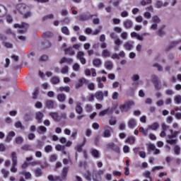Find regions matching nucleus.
<instances>
[{"label": "nucleus", "instance_id": "obj_1", "mask_svg": "<svg viewBox=\"0 0 181 181\" xmlns=\"http://www.w3.org/2000/svg\"><path fill=\"white\" fill-rule=\"evenodd\" d=\"M170 134H168L166 142L167 144H170V145H175L177 142L176 136L179 135L180 132L179 131H173V129H170Z\"/></svg>", "mask_w": 181, "mask_h": 181}, {"label": "nucleus", "instance_id": "obj_2", "mask_svg": "<svg viewBox=\"0 0 181 181\" xmlns=\"http://www.w3.org/2000/svg\"><path fill=\"white\" fill-rule=\"evenodd\" d=\"M134 105H135V103L134 101H127L119 106V110L122 112H127V111H129Z\"/></svg>", "mask_w": 181, "mask_h": 181}, {"label": "nucleus", "instance_id": "obj_3", "mask_svg": "<svg viewBox=\"0 0 181 181\" xmlns=\"http://www.w3.org/2000/svg\"><path fill=\"white\" fill-rule=\"evenodd\" d=\"M11 160H12V167L11 168V172L12 173H16L18 172V168H16V166L18 165V157L16 156V153L13 152L11 153Z\"/></svg>", "mask_w": 181, "mask_h": 181}, {"label": "nucleus", "instance_id": "obj_4", "mask_svg": "<svg viewBox=\"0 0 181 181\" xmlns=\"http://www.w3.org/2000/svg\"><path fill=\"white\" fill-rule=\"evenodd\" d=\"M152 24L150 27L152 30H156L158 29V23H160V18L157 15L153 16L151 18Z\"/></svg>", "mask_w": 181, "mask_h": 181}, {"label": "nucleus", "instance_id": "obj_5", "mask_svg": "<svg viewBox=\"0 0 181 181\" xmlns=\"http://www.w3.org/2000/svg\"><path fill=\"white\" fill-rule=\"evenodd\" d=\"M104 97H108V90L103 91H96L95 93V98L98 101H103L104 100Z\"/></svg>", "mask_w": 181, "mask_h": 181}, {"label": "nucleus", "instance_id": "obj_6", "mask_svg": "<svg viewBox=\"0 0 181 181\" xmlns=\"http://www.w3.org/2000/svg\"><path fill=\"white\" fill-rule=\"evenodd\" d=\"M13 28H19L20 30H18L19 33H25L26 32V29L29 28V24L26 23H23L21 25L19 24H14Z\"/></svg>", "mask_w": 181, "mask_h": 181}, {"label": "nucleus", "instance_id": "obj_7", "mask_svg": "<svg viewBox=\"0 0 181 181\" xmlns=\"http://www.w3.org/2000/svg\"><path fill=\"white\" fill-rule=\"evenodd\" d=\"M16 8L17 9V11H18L20 12V13H21V15L25 11H28L29 9V6H28L26 4H17L16 6Z\"/></svg>", "mask_w": 181, "mask_h": 181}, {"label": "nucleus", "instance_id": "obj_8", "mask_svg": "<svg viewBox=\"0 0 181 181\" xmlns=\"http://www.w3.org/2000/svg\"><path fill=\"white\" fill-rule=\"evenodd\" d=\"M93 16L90 13H83L78 16V20L81 21V22H85L86 21H89V19H91Z\"/></svg>", "mask_w": 181, "mask_h": 181}, {"label": "nucleus", "instance_id": "obj_9", "mask_svg": "<svg viewBox=\"0 0 181 181\" xmlns=\"http://www.w3.org/2000/svg\"><path fill=\"white\" fill-rule=\"evenodd\" d=\"M111 132H112V129L111 128V127L108 125L104 127V138H110V136H111Z\"/></svg>", "mask_w": 181, "mask_h": 181}, {"label": "nucleus", "instance_id": "obj_10", "mask_svg": "<svg viewBox=\"0 0 181 181\" xmlns=\"http://www.w3.org/2000/svg\"><path fill=\"white\" fill-rule=\"evenodd\" d=\"M88 83V80L86 78H82L78 81V82L75 84V88L78 90V88L83 87V84H87Z\"/></svg>", "mask_w": 181, "mask_h": 181}, {"label": "nucleus", "instance_id": "obj_11", "mask_svg": "<svg viewBox=\"0 0 181 181\" xmlns=\"http://www.w3.org/2000/svg\"><path fill=\"white\" fill-rule=\"evenodd\" d=\"M146 146H148L150 151H154V155H159L160 153V150L156 148V146H155V144L152 143H148V144H146Z\"/></svg>", "mask_w": 181, "mask_h": 181}, {"label": "nucleus", "instance_id": "obj_12", "mask_svg": "<svg viewBox=\"0 0 181 181\" xmlns=\"http://www.w3.org/2000/svg\"><path fill=\"white\" fill-rule=\"evenodd\" d=\"M180 43H181V40L173 41V42H170V44L168 45V46L166 48V50H170L172 49H174V47H176L177 45H180Z\"/></svg>", "mask_w": 181, "mask_h": 181}, {"label": "nucleus", "instance_id": "obj_13", "mask_svg": "<svg viewBox=\"0 0 181 181\" xmlns=\"http://www.w3.org/2000/svg\"><path fill=\"white\" fill-rule=\"evenodd\" d=\"M127 126L129 128H130V129H134V128L136 127V119H135L134 118L129 119L127 122Z\"/></svg>", "mask_w": 181, "mask_h": 181}, {"label": "nucleus", "instance_id": "obj_14", "mask_svg": "<svg viewBox=\"0 0 181 181\" xmlns=\"http://www.w3.org/2000/svg\"><path fill=\"white\" fill-rule=\"evenodd\" d=\"M139 78H141V76H139V75L138 74H134L131 79L133 81L132 83V86H139Z\"/></svg>", "mask_w": 181, "mask_h": 181}, {"label": "nucleus", "instance_id": "obj_15", "mask_svg": "<svg viewBox=\"0 0 181 181\" xmlns=\"http://www.w3.org/2000/svg\"><path fill=\"white\" fill-rule=\"evenodd\" d=\"M49 115L56 122H59V121H60V116H59V113H57L56 112H51L49 113Z\"/></svg>", "mask_w": 181, "mask_h": 181}, {"label": "nucleus", "instance_id": "obj_16", "mask_svg": "<svg viewBox=\"0 0 181 181\" xmlns=\"http://www.w3.org/2000/svg\"><path fill=\"white\" fill-rule=\"evenodd\" d=\"M45 115L42 112H37L35 113V119L38 121L39 124H42Z\"/></svg>", "mask_w": 181, "mask_h": 181}, {"label": "nucleus", "instance_id": "obj_17", "mask_svg": "<svg viewBox=\"0 0 181 181\" xmlns=\"http://www.w3.org/2000/svg\"><path fill=\"white\" fill-rule=\"evenodd\" d=\"M112 108L108 107L107 109L100 111L99 112V116L104 117L105 115H107V114H112Z\"/></svg>", "mask_w": 181, "mask_h": 181}, {"label": "nucleus", "instance_id": "obj_18", "mask_svg": "<svg viewBox=\"0 0 181 181\" xmlns=\"http://www.w3.org/2000/svg\"><path fill=\"white\" fill-rule=\"evenodd\" d=\"M156 90H160V86H159V78L157 76H153L152 80Z\"/></svg>", "mask_w": 181, "mask_h": 181}, {"label": "nucleus", "instance_id": "obj_19", "mask_svg": "<svg viewBox=\"0 0 181 181\" xmlns=\"http://www.w3.org/2000/svg\"><path fill=\"white\" fill-rule=\"evenodd\" d=\"M105 69L107 70H112L114 67V64L111 61H105L104 63Z\"/></svg>", "mask_w": 181, "mask_h": 181}, {"label": "nucleus", "instance_id": "obj_20", "mask_svg": "<svg viewBox=\"0 0 181 181\" xmlns=\"http://www.w3.org/2000/svg\"><path fill=\"white\" fill-rule=\"evenodd\" d=\"M105 172V170H99L98 172H96L95 175L98 177V178L93 177L94 181H100L101 179V175H104V173Z\"/></svg>", "mask_w": 181, "mask_h": 181}, {"label": "nucleus", "instance_id": "obj_21", "mask_svg": "<svg viewBox=\"0 0 181 181\" xmlns=\"http://www.w3.org/2000/svg\"><path fill=\"white\" fill-rule=\"evenodd\" d=\"M90 153L93 158H95L96 159H98L100 158V151L95 148H92L90 150Z\"/></svg>", "mask_w": 181, "mask_h": 181}, {"label": "nucleus", "instance_id": "obj_22", "mask_svg": "<svg viewBox=\"0 0 181 181\" xmlns=\"http://www.w3.org/2000/svg\"><path fill=\"white\" fill-rule=\"evenodd\" d=\"M123 25L126 29H131L133 26V23L131 20H126L124 21Z\"/></svg>", "mask_w": 181, "mask_h": 181}, {"label": "nucleus", "instance_id": "obj_23", "mask_svg": "<svg viewBox=\"0 0 181 181\" xmlns=\"http://www.w3.org/2000/svg\"><path fill=\"white\" fill-rule=\"evenodd\" d=\"M75 110H76V112H77V114H79V115H81V114L83 113V107H81V103H76Z\"/></svg>", "mask_w": 181, "mask_h": 181}, {"label": "nucleus", "instance_id": "obj_24", "mask_svg": "<svg viewBox=\"0 0 181 181\" xmlns=\"http://www.w3.org/2000/svg\"><path fill=\"white\" fill-rule=\"evenodd\" d=\"M125 50H132V49L134 48V44H132L131 42H125L124 45H123Z\"/></svg>", "mask_w": 181, "mask_h": 181}, {"label": "nucleus", "instance_id": "obj_25", "mask_svg": "<svg viewBox=\"0 0 181 181\" xmlns=\"http://www.w3.org/2000/svg\"><path fill=\"white\" fill-rule=\"evenodd\" d=\"M158 128H159V123H158V122H155V123L148 126V131H149V129H151V131H156V129H158Z\"/></svg>", "mask_w": 181, "mask_h": 181}, {"label": "nucleus", "instance_id": "obj_26", "mask_svg": "<svg viewBox=\"0 0 181 181\" xmlns=\"http://www.w3.org/2000/svg\"><path fill=\"white\" fill-rule=\"evenodd\" d=\"M68 173H69V167H65L62 169V180H66V177L67 176Z\"/></svg>", "mask_w": 181, "mask_h": 181}, {"label": "nucleus", "instance_id": "obj_27", "mask_svg": "<svg viewBox=\"0 0 181 181\" xmlns=\"http://www.w3.org/2000/svg\"><path fill=\"white\" fill-rule=\"evenodd\" d=\"M65 54H69V56H74L75 52L73 49V47H69L67 49H65Z\"/></svg>", "mask_w": 181, "mask_h": 181}, {"label": "nucleus", "instance_id": "obj_28", "mask_svg": "<svg viewBox=\"0 0 181 181\" xmlns=\"http://www.w3.org/2000/svg\"><path fill=\"white\" fill-rule=\"evenodd\" d=\"M47 179L49 181H58L60 180L62 181V178H60V177L59 176H53V175H49L47 176Z\"/></svg>", "mask_w": 181, "mask_h": 181}, {"label": "nucleus", "instance_id": "obj_29", "mask_svg": "<svg viewBox=\"0 0 181 181\" xmlns=\"http://www.w3.org/2000/svg\"><path fill=\"white\" fill-rule=\"evenodd\" d=\"M21 15H23V18H24L25 19H28V18H31V16H32V11H30V10H29V8H28V10L25 11Z\"/></svg>", "mask_w": 181, "mask_h": 181}, {"label": "nucleus", "instance_id": "obj_30", "mask_svg": "<svg viewBox=\"0 0 181 181\" xmlns=\"http://www.w3.org/2000/svg\"><path fill=\"white\" fill-rule=\"evenodd\" d=\"M57 91L63 92L65 91V93H70V87L69 86H61L57 89Z\"/></svg>", "mask_w": 181, "mask_h": 181}, {"label": "nucleus", "instance_id": "obj_31", "mask_svg": "<svg viewBox=\"0 0 181 181\" xmlns=\"http://www.w3.org/2000/svg\"><path fill=\"white\" fill-rule=\"evenodd\" d=\"M131 37H136V39L138 40H141V42H143V40H144V37L139 35L138 33H136L135 32L131 33Z\"/></svg>", "mask_w": 181, "mask_h": 181}, {"label": "nucleus", "instance_id": "obj_32", "mask_svg": "<svg viewBox=\"0 0 181 181\" xmlns=\"http://www.w3.org/2000/svg\"><path fill=\"white\" fill-rule=\"evenodd\" d=\"M180 146H179L178 145H175L174 146V148H173V151L175 155H176L177 156H179V155H180Z\"/></svg>", "mask_w": 181, "mask_h": 181}, {"label": "nucleus", "instance_id": "obj_33", "mask_svg": "<svg viewBox=\"0 0 181 181\" xmlns=\"http://www.w3.org/2000/svg\"><path fill=\"white\" fill-rule=\"evenodd\" d=\"M57 98L59 103H64V101H66V95L63 93L59 94Z\"/></svg>", "mask_w": 181, "mask_h": 181}, {"label": "nucleus", "instance_id": "obj_34", "mask_svg": "<svg viewBox=\"0 0 181 181\" xmlns=\"http://www.w3.org/2000/svg\"><path fill=\"white\" fill-rule=\"evenodd\" d=\"M102 62L100 59H94L93 60V64L95 67H100L101 66Z\"/></svg>", "mask_w": 181, "mask_h": 181}, {"label": "nucleus", "instance_id": "obj_35", "mask_svg": "<svg viewBox=\"0 0 181 181\" xmlns=\"http://www.w3.org/2000/svg\"><path fill=\"white\" fill-rule=\"evenodd\" d=\"M14 127L19 129H25V126L20 121H17L14 123Z\"/></svg>", "mask_w": 181, "mask_h": 181}, {"label": "nucleus", "instance_id": "obj_36", "mask_svg": "<svg viewBox=\"0 0 181 181\" xmlns=\"http://www.w3.org/2000/svg\"><path fill=\"white\" fill-rule=\"evenodd\" d=\"M37 132L38 134H46V132H47V128L45 126H40Z\"/></svg>", "mask_w": 181, "mask_h": 181}, {"label": "nucleus", "instance_id": "obj_37", "mask_svg": "<svg viewBox=\"0 0 181 181\" xmlns=\"http://www.w3.org/2000/svg\"><path fill=\"white\" fill-rule=\"evenodd\" d=\"M61 30L62 33L66 36H69V35H70V31L69 30V28H67V26L62 27Z\"/></svg>", "mask_w": 181, "mask_h": 181}, {"label": "nucleus", "instance_id": "obj_38", "mask_svg": "<svg viewBox=\"0 0 181 181\" xmlns=\"http://www.w3.org/2000/svg\"><path fill=\"white\" fill-rule=\"evenodd\" d=\"M6 13V8L3 5H0V18H2Z\"/></svg>", "mask_w": 181, "mask_h": 181}, {"label": "nucleus", "instance_id": "obj_39", "mask_svg": "<svg viewBox=\"0 0 181 181\" xmlns=\"http://www.w3.org/2000/svg\"><path fill=\"white\" fill-rule=\"evenodd\" d=\"M126 142H127V144H129L130 145H133V144H135V137L134 136L128 137L126 140Z\"/></svg>", "mask_w": 181, "mask_h": 181}, {"label": "nucleus", "instance_id": "obj_40", "mask_svg": "<svg viewBox=\"0 0 181 181\" xmlns=\"http://www.w3.org/2000/svg\"><path fill=\"white\" fill-rule=\"evenodd\" d=\"M45 104L47 108H54V102L53 100H47Z\"/></svg>", "mask_w": 181, "mask_h": 181}, {"label": "nucleus", "instance_id": "obj_41", "mask_svg": "<svg viewBox=\"0 0 181 181\" xmlns=\"http://www.w3.org/2000/svg\"><path fill=\"white\" fill-rule=\"evenodd\" d=\"M111 54V53L110 52V51H108V49H103L102 51V57H110V55Z\"/></svg>", "mask_w": 181, "mask_h": 181}, {"label": "nucleus", "instance_id": "obj_42", "mask_svg": "<svg viewBox=\"0 0 181 181\" xmlns=\"http://www.w3.org/2000/svg\"><path fill=\"white\" fill-rule=\"evenodd\" d=\"M51 83L52 84H59V83H60V78L57 76H54L51 79Z\"/></svg>", "mask_w": 181, "mask_h": 181}, {"label": "nucleus", "instance_id": "obj_43", "mask_svg": "<svg viewBox=\"0 0 181 181\" xmlns=\"http://www.w3.org/2000/svg\"><path fill=\"white\" fill-rule=\"evenodd\" d=\"M139 131L143 134V135H148V132H149V129H144L143 127H139Z\"/></svg>", "mask_w": 181, "mask_h": 181}, {"label": "nucleus", "instance_id": "obj_44", "mask_svg": "<svg viewBox=\"0 0 181 181\" xmlns=\"http://www.w3.org/2000/svg\"><path fill=\"white\" fill-rule=\"evenodd\" d=\"M84 177L86 180L91 181V173H90V171H86L84 174Z\"/></svg>", "mask_w": 181, "mask_h": 181}, {"label": "nucleus", "instance_id": "obj_45", "mask_svg": "<svg viewBox=\"0 0 181 181\" xmlns=\"http://www.w3.org/2000/svg\"><path fill=\"white\" fill-rule=\"evenodd\" d=\"M144 177H146L148 180H152V176H151V172L146 171L143 173Z\"/></svg>", "mask_w": 181, "mask_h": 181}, {"label": "nucleus", "instance_id": "obj_46", "mask_svg": "<svg viewBox=\"0 0 181 181\" xmlns=\"http://www.w3.org/2000/svg\"><path fill=\"white\" fill-rule=\"evenodd\" d=\"M140 4L142 6H146V5L152 4V0H142Z\"/></svg>", "mask_w": 181, "mask_h": 181}, {"label": "nucleus", "instance_id": "obj_47", "mask_svg": "<svg viewBox=\"0 0 181 181\" xmlns=\"http://www.w3.org/2000/svg\"><path fill=\"white\" fill-rule=\"evenodd\" d=\"M16 144L18 145H21V144H23V137L22 136H17L15 139Z\"/></svg>", "mask_w": 181, "mask_h": 181}, {"label": "nucleus", "instance_id": "obj_48", "mask_svg": "<svg viewBox=\"0 0 181 181\" xmlns=\"http://www.w3.org/2000/svg\"><path fill=\"white\" fill-rule=\"evenodd\" d=\"M117 124V119L115 117H112L109 119V124L111 126H114Z\"/></svg>", "mask_w": 181, "mask_h": 181}, {"label": "nucleus", "instance_id": "obj_49", "mask_svg": "<svg viewBox=\"0 0 181 181\" xmlns=\"http://www.w3.org/2000/svg\"><path fill=\"white\" fill-rule=\"evenodd\" d=\"M35 175L36 177H40V176H42L43 175V173H42V170L37 168L35 170Z\"/></svg>", "mask_w": 181, "mask_h": 181}, {"label": "nucleus", "instance_id": "obj_50", "mask_svg": "<svg viewBox=\"0 0 181 181\" xmlns=\"http://www.w3.org/2000/svg\"><path fill=\"white\" fill-rule=\"evenodd\" d=\"M174 101L177 104H181V95H177L174 97Z\"/></svg>", "mask_w": 181, "mask_h": 181}, {"label": "nucleus", "instance_id": "obj_51", "mask_svg": "<svg viewBox=\"0 0 181 181\" xmlns=\"http://www.w3.org/2000/svg\"><path fill=\"white\" fill-rule=\"evenodd\" d=\"M96 81L98 82V88H103L104 87V83H101V78H97Z\"/></svg>", "mask_w": 181, "mask_h": 181}, {"label": "nucleus", "instance_id": "obj_52", "mask_svg": "<svg viewBox=\"0 0 181 181\" xmlns=\"http://www.w3.org/2000/svg\"><path fill=\"white\" fill-rule=\"evenodd\" d=\"M53 151V147L50 145H47L45 147V151L46 153H49V152H52Z\"/></svg>", "mask_w": 181, "mask_h": 181}, {"label": "nucleus", "instance_id": "obj_53", "mask_svg": "<svg viewBox=\"0 0 181 181\" xmlns=\"http://www.w3.org/2000/svg\"><path fill=\"white\" fill-rule=\"evenodd\" d=\"M153 67H156L158 71H163V67L158 63L154 64Z\"/></svg>", "mask_w": 181, "mask_h": 181}, {"label": "nucleus", "instance_id": "obj_54", "mask_svg": "<svg viewBox=\"0 0 181 181\" xmlns=\"http://www.w3.org/2000/svg\"><path fill=\"white\" fill-rule=\"evenodd\" d=\"M62 74H67L69 73V66H65L61 69Z\"/></svg>", "mask_w": 181, "mask_h": 181}, {"label": "nucleus", "instance_id": "obj_55", "mask_svg": "<svg viewBox=\"0 0 181 181\" xmlns=\"http://www.w3.org/2000/svg\"><path fill=\"white\" fill-rule=\"evenodd\" d=\"M119 97V93L118 92H114L112 94V100H118Z\"/></svg>", "mask_w": 181, "mask_h": 181}, {"label": "nucleus", "instance_id": "obj_56", "mask_svg": "<svg viewBox=\"0 0 181 181\" xmlns=\"http://www.w3.org/2000/svg\"><path fill=\"white\" fill-rule=\"evenodd\" d=\"M53 18H54L53 14L47 15L42 18V21H49V19H53Z\"/></svg>", "mask_w": 181, "mask_h": 181}, {"label": "nucleus", "instance_id": "obj_57", "mask_svg": "<svg viewBox=\"0 0 181 181\" xmlns=\"http://www.w3.org/2000/svg\"><path fill=\"white\" fill-rule=\"evenodd\" d=\"M52 47V43L50 42V41L49 40H45L44 42V47L45 49H49V47Z\"/></svg>", "mask_w": 181, "mask_h": 181}, {"label": "nucleus", "instance_id": "obj_58", "mask_svg": "<svg viewBox=\"0 0 181 181\" xmlns=\"http://www.w3.org/2000/svg\"><path fill=\"white\" fill-rule=\"evenodd\" d=\"M85 110L86 112H91L93 111V106L91 105H86Z\"/></svg>", "mask_w": 181, "mask_h": 181}, {"label": "nucleus", "instance_id": "obj_59", "mask_svg": "<svg viewBox=\"0 0 181 181\" xmlns=\"http://www.w3.org/2000/svg\"><path fill=\"white\" fill-rule=\"evenodd\" d=\"M114 42L116 46H121V45L122 44V41L118 37L114 40Z\"/></svg>", "mask_w": 181, "mask_h": 181}, {"label": "nucleus", "instance_id": "obj_60", "mask_svg": "<svg viewBox=\"0 0 181 181\" xmlns=\"http://www.w3.org/2000/svg\"><path fill=\"white\" fill-rule=\"evenodd\" d=\"M50 162H56L57 160V155L52 154L49 158Z\"/></svg>", "mask_w": 181, "mask_h": 181}, {"label": "nucleus", "instance_id": "obj_61", "mask_svg": "<svg viewBox=\"0 0 181 181\" xmlns=\"http://www.w3.org/2000/svg\"><path fill=\"white\" fill-rule=\"evenodd\" d=\"M165 93L166 95H173L175 94V93L173 92V90H172V89H166L165 90Z\"/></svg>", "mask_w": 181, "mask_h": 181}, {"label": "nucleus", "instance_id": "obj_62", "mask_svg": "<svg viewBox=\"0 0 181 181\" xmlns=\"http://www.w3.org/2000/svg\"><path fill=\"white\" fill-rule=\"evenodd\" d=\"M77 59H83L84 57V53L81 51H79L76 54Z\"/></svg>", "mask_w": 181, "mask_h": 181}, {"label": "nucleus", "instance_id": "obj_63", "mask_svg": "<svg viewBox=\"0 0 181 181\" xmlns=\"http://www.w3.org/2000/svg\"><path fill=\"white\" fill-rule=\"evenodd\" d=\"M88 88L89 90H90V91H93V90L95 88V86L94 83H89L88 84Z\"/></svg>", "mask_w": 181, "mask_h": 181}, {"label": "nucleus", "instance_id": "obj_64", "mask_svg": "<svg viewBox=\"0 0 181 181\" xmlns=\"http://www.w3.org/2000/svg\"><path fill=\"white\" fill-rule=\"evenodd\" d=\"M55 149H57V151H64V146L60 144H57L55 146Z\"/></svg>", "mask_w": 181, "mask_h": 181}]
</instances>
